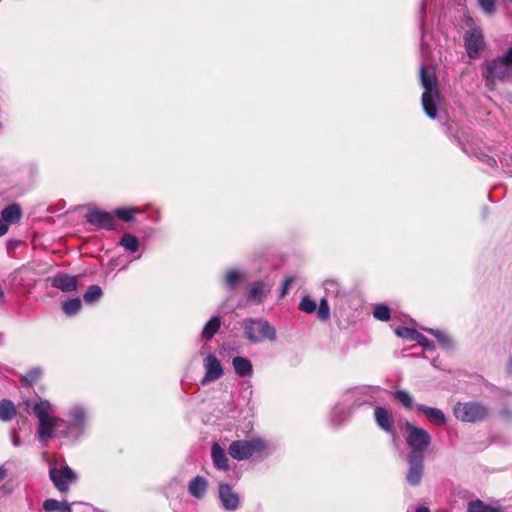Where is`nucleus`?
I'll list each match as a JSON object with an SVG mask.
<instances>
[{"instance_id":"nucleus-19","label":"nucleus","mask_w":512,"mask_h":512,"mask_svg":"<svg viewBox=\"0 0 512 512\" xmlns=\"http://www.w3.org/2000/svg\"><path fill=\"white\" fill-rule=\"evenodd\" d=\"M268 292L269 288L264 283L257 282L250 286L247 298L249 301L259 304L266 298Z\"/></svg>"},{"instance_id":"nucleus-46","label":"nucleus","mask_w":512,"mask_h":512,"mask_svg":"<svg viewBox=\"0 0 512 512\" xmlns=\"http://www.w3.org/2000/svg\"><path fill=\"white\" fill-rule=\"evenodd\" d=\"M502 416L509 419V418H512V411L509 410V409H504L502 412H501Z\"/></svg>"},{"instance_id":"nucleus-32","label":"nucleus","mask_w":512,"mask_h":512,"mask_svg":"<svg viewBox=\"0 0 512 512\" xmlns=\"http://www.w3.org/2000/svg\"><path fill=\"white\" fill-rule=\"evenodd\" d=\"M239 502V496L232 492L228 485H226V510H235Z\"/></svg>"},{"instance_id":"nucleus-31","label":"nucleus","mask_w":512,"mask_h":512,"mask_svg":"<svg viewBox=\"0 0 512 512\" xmlns=\"http://www.w3.org/2000/svg\"><path fill=\"white\" fill-rule=\"evenodd\" d=\"M394 396L405 408H413V398L407 391L397 390Z\"/></svg>"},{"instance_id":"nucleus-50","label":"nucleus","mask_w":512,"mask_h":512,"mask_svg":"<svg viewBox=\"0 0 512 512\" xmlns=\"http://www.w3.org/2000/svg\"><path fill=\"white\" fill-rule=\"evenodd\" d=\"M424 9H425V4H424V3H422V5H421V10H422V11H424Z\"/></svg>"},{"instance_id":"nucleus-45","label":"nucleus","mask_w":512,"mask_h":512,"mask_svg":"<svg viewBox=\"0 0 512 512\" xmlns=\"http://www.w3.org/2000/svg\"><path fill=\"white\" fill-rule=\"evenodd\" d=\"M7 476V470L4 466H0V481L4 480Z\"/></svg>"},{"instance_id":"nucleus-18","label":"nucleus","mask_w":512,"mask_h":512,"mask_svg":"<svg viewBox=\"0 0 512 512\" xmlns=\"http://www.w3.org/2000/svg\"><path fill=\"white\" fill-rule=\"evenodd\" d=\"M207 487L208 483L206 479L202 476H196L190 481L188 485V492L191 496L201 499L204 497Z\"/></svg>"},{"instance_id":"nucleus-17","label":"nucleus","mask_w":512,"mask_h":512,"mask_svg":"<svg viewBox=\"0 0 512 512\" xmlns=\"http://www.w3.org/2000/svg\"><path fill=\"white\" fill-rule=\"evenodd\" d=\"M415 408L424 413L428 420L436 425H444L446 423L445 414L438 408H433L425 405H416Z\"/></svg>"},{"instance_id":"nucleus-11","label":"nucleus","mask_w":512,"mask_h":512,"mask_svg":"<svg viewBox=\"0 0 512 512\" xmlns=\"http://www.w3.org/2000/svg\"><path fill=\"white\" fill-rule=\"evenodd\" d=\"M86 220L89 224L97 228L112 230L115 227V220L113 216L102 210H92L86 215Z\"/></svg>"},{"instance_id":"nucleus-9","label":"nucleus","mask_w":512,"mask_h":512,"mask_svg":"<svg viewBox=\"0 0 512 512\" xmlns=\"http://www.w3.org/2000/svg\"><path fill=\"white\" fill-rule=\"evenodd\" d=\"M423 461V456L421 454L410 453L407 456L409 469L406 478L410 485L416 486L420 483L424 470Z\"/></svg>"},{"instance_id":"nucleus-42","label":"nucleus","mask_w":512,"mask_h":512,"mask_svg":"<svg viewBox=\"0 0 512 512\" xmlns=\"http://www.w3.org/2000/svg\"><path fill=\"white\" fill-rule=\"evenodd\" d=\"M498 58L512 67V47L509 48L505 54L499 56Z\"/></svg>"},{"instance_id":"nucleus-40","label":"nucleus","mask_w":512,"mask_h":512,"mask_svg":"<svg viewBox=\"0 0 512 512\" xmlns=\"http://www.w3.org/2000/svg\"><path fill=\"white\" fill-rule=\"evenodd\" d=\"M480 7L489 15L495 12L496 0H478Z\"/></svg>"},{"instance_id":"nucleus-22","label":"nucleus","mask_w":512,"mask_h":512,"mask_svg":"<svg viewBox=\"0 0 512 512\" xmlns=\"http://www.w3.org/2000/svg\"><path fill=\"white\" fill-rule=\"evenodd\" d=\"M72 504L67 502H59L55 499H47L43 503V509L46 512L53 511H61V512H71Z\"/></svg>"},{"instance_id":"nucleus-4","label":"nucleus","mask_w":512,"mask_h":512,"mask_svg":"<svg viewBox=\"0 0 512 512\" xmlns=\"http://www.w3.org/2000/svg\"><path fill=\"white\" fill-rule=\"evenodd\" d=\"M512 75V67L500 58L486 62L483 76L489 89H494L496 80H509Z\"/></svg>"},{"instance_id":"nucleus-2","label":"nucleus","mask_w":512,"mask_h":512,"mask_svg":"<svg viewBox=\"0 0 512 512\" xmlns=\"http://www.w3.org/2000/svg\"><path fill=\"white\" fill-rule=\"evenodd\" d=\"M421 85L424 88L422 95V107L431 119L437 116V106L440 101V93L436 88L437 78L433 71H429L424 65L420 68Z\"/></svg>"},{"instance_id":"nucleus-30","label":"nucleus","mask_w":512,"mask_h":512,"mask_svg":"<svg viewBox=\"0 0 512 512\" xmlns=\"http://www.w3.org/2000/svg\"><path fill=\"white\" fill-rule=\"evenodd\" d=\"M428 332L432 334L440 343L441 346L445 348H451L452 347V340L451 338L443 331L441 330H434L429 329Z\"/></svg>"},{"instance_id":"nucleus-27","label":"nucleus","mask_w":512,"mask_h":512,"mask_svg":"<svg viewBox=\"0 0 512 512\" xmlns=\"http://www.w3.org/2000/svg\"><path fill=\"white\" fill-rule=\"evenodd\" d=\"M120 245L130 252H135L138 250L139 241L132 234H124L121 238Z\"/></svg>"},{"instance_id":"nucleus-25","label":"nucleus","mask_w":512,"mask_h":512,"mask_svg":"<svg viewBox=\"0 0 512 512\" xmlns=\"http://www.w3.org/2000/svg\"><path fill=\"white\" fill-rule=\"evenodd\" d=\"M220 328V319L219 317H213L210 319L208 323L203 328L202 338L209 340L211 339L215 333Z\"/></svg>"},{"instance_id":"nucleus-44","label":"nucleus","mask_w":512,"mask_h":512,"mask_svg":"<svg viewBox=\"0 0 512 512\" xmlns=\"http://www.w3.org/2000/svg\"><path fill=\"white\" fill-rule=\"evenodd\" d=\"M218 490H219V500L222 503V505L224 506V484L223 483L219 484Z\"/></svg>"},{"instance_id":"nucleus-15","label":"nucleus","mask_w":512,"mask_h":512,"mask_svg":"<svg viewBox=\"0 0 512 512\" xmlns=\"http://www.w3.org/2000/svg\"><path fill=\"white\" fill-rule=\"evenodd\" d=\"M52 286L63 292H72L77 288V277L66 274H58L52 279Z\"/></svg>"},{"instance_id":"nucleus-35","label":"nucleus","mask_w":512,"mask_h":512,"mask_svg":"<svg viewBox=\"0 0 512 512\" xmlns=\"http://www.w3.org/2000/svg\"><path fill=\"white\" fill-rule=\"evenodd\" d=\"M136 208H118L115 214L123 221L129 222L133 220L134 214L137 213Z\"/></svg>"},{"instance_id":"nucleus-3","label":"nucleus","mask_w":512,"mask_h":512,"mask_svg":"<svg viewBox=\"0 0 512 512\" xmlns=\"http://www.w3.org/2000/svg\"><path fill=\"white\" fill-rule=\"evenodd\" d=\"M244 331L251 342H261L264 340L274 341L276 331L268 321L264 319H248L244 322Z\"/></svg>"},{"instance_id":"nucleus-38","label":"nucleus","mask_w":512,"mask_h":512,"mask_svg":"<svg viewBox=\"0 0 512 512\" xmlns=\"http://www.w3.org/2000/svg\"><path fill=\"white\" fill-rule=\"evenodd\" d=\"M299 308L301 311L303 312H306V313H313L316 308H317V305L316 303L311 300L310 298L308 297H304L301 302H300V305H299Z\"/></svg>"},{"instance_id":"nucleus-10","label":"nucleus","mask_w":512,"mask_h":512,"mask_svg":"<svg viewBox=\"0 0 512 512\" xmlns=\"http://www.w3.org/2000/svg\"><path fill=\"white\" fill-rule=\"evenodd\" d=\"M464 40L468 56L473 59L476 58L484 45L482 32L474 28L465 34Z\"/></svg>"},{"instance_id":"nucleus-51","label":"nucleus","mask_w":512,"mask_h":512,"mask_svg":"<svg viewBox=\"0 0 512 512\" xmlns=\"http://www.w3.org/2000/svg\"><path fill=\"white\" fill-rule=\"evenodd\" d=\"M61 435H63V436H67V435H68V433H67V432H64V433H61Z\"/></svg>"},{"instance_id":"nucleus-37","label":"nucleus","mask_w":512,"mask_h":512,"mask_svg":"<svg viewBox=\"0 0 512 512\" xmlns=\"http://www.w3.org/2000/svg\"><path fill=\"white\" fill-rule=\"evenodd\" d=\"M244 277V274L238 270H230L227 274H226V282L231 285V286H235L237 284V282H239L240 280H242Z\"/></svg>"},{"instance_id":"nucleus-29","label":"nucleus","mask_w":512,"mask_h":512,"mask_svg":"<svg viewBox=\"0 0 512 512\" xmlns=\"http://www.w3.org/2000/svg\"><path fill=\"white\" fill-rule=\"evenodd\" d=\"M102 296V290L97 285L90 286L85 294L83 295V299L86 303H92L97 301Z\"/></svg>"},{"instance_id":"nucleus-33","label":"nucleus","mask_w":512,"mask_h":512,"mask_svg":"<svg viewBox=\"0 0 512 512\" xmlns=\"http://www.w3.org/2000/svg\"><path fill=\"white\" fill-rule=\"evenodd\" d=\"M373 315L380 321H388L390 318V308L384 304H378L375 306Z\"/></svg>"},{"instance_id":"nucleus-34","label":"nucleus","mask_w":512,"mask_h":512,"mask_svg":"<svg viewBox=\"0 0 512 512\" xmlns=\"http://www.w3.org/2000/svg\"><path fill=\"white\" fill-rule=\"evenodd\" d=\"M323 287L327 296H338L340 293V286L335 280H326L323 283Z\"/></svg>"},{"instance_id":"nucleus-36","label":"nucleus","mask_w":512,"mask_h":512,"mask_svg":"<svg viewBox=\"0 0 512 512\" xmlns=\"http://www.w3.org/2000/svg\"><path fill=\"white\" fill-rule=\"evenodd\" d=\"M317 316L320 320H323V321L328 320L330 317V309H329L328 301H327L326 297H323L320 300V306L317 310Z\"/></svg>"},{"instance_id":"nucleus-13","label":"nucleus","mask_w":512,"mask_h":512,"mask_svg":"<svg viewBox=\"0 0 512 512\" xmlns=\"http://www.w3.org/2000/svg\"><path fill=\"white\" fill-rule=\"evenodd\" d=\"M395 332L398 336L402 338L417 341L419 345L423 346L428 350L434 349L433 343L415 329L407 327H398Z\"/></svg>"},{"instance_id":"nucleus-20","label":"nucleus","mask_w":512,"mask_h":512,"mask_svg":"<svg viewBox=\"0 0 512 512\" xmlns=\"http://www.w3.org/2000/svg\"><path fill=\"white\" fill-rule=\"evenodd\" d=\"M232 366L239 377L250 376L253 372L251 361L245 357H234L232 360Z\"/></svg>"},{"instance_id":"nucleus-8","label":"nucleus","mask_w":512,"mask_h":512,"mask_svg":"<svg viewBox=\"0 0 512 512\" xmlns=\"http://www.w3.org/2000/svg\"><path fill=\"white\" fill-rule=\"evenodd\" d=\"M49 475L55 487L62 493L68 492L70 484L76 480V474L68 466L60 469L52 467Z\"/></svg>"},{"instance_id":"nucleus-43","label":"nucleus","mask_w":512,"mask_h":512,"mask_svg":"<svg viewBox=\"0 0 512 512\" xmlns=\"http://www.w3.org/2000/svg\"><path fill=\"white\" fill-rule=\"evenodd\" d=\"M8 228L9 225L5 221L0 220V237L7 233Z\"/></svg>"},{"instance_id":"nucleus-1","label":"nucleus","mask_w":512,"mask_h":512,"mask_svg":"<svg viewBox=\"0 0 512 512\" xmlns=\"http://www.w3.org/2000/svg\"><path fill=\"white\" fill-rule=\"evenodd\" d=\"M26 407L38 418V436L42 442H46L48 439L54 437L56 435L55 429L60 425L66 424L64 419L51 416L55 407L47 400L39 399L34 402L27 401Z\"/></svg>"},{"instance_id":"nucleus-23","label":"nucleus","mask_w":512,"mask_h":512,"mask_svg":"<svg viewBox=\"0 0 512 512\" xmlns=\"http://www.w3.org/2000/svg\"><path fill=\"white\" fill-rule=\"evenodd\" d=\"M211 456L214 466L219 469H224V449L218 442H214L211 449Z\"/></svg>"},{"instance_id":"nucleus-39","label":"nucleus","mask_w":512,"mask_h":512,"mask_svg":"<svg viewBox=\"0 0 512 512\" xmlns=\"http://www.w3.org/2000/svg\"><path fill=\"white\" fill-rule=\"evenodd\" d=\"M40 375V369H32L23 377V381L25 382V384L31 386L40 378Z\"/></svg>"},{"instance_id":"nucleus-12","label":"nucleus","mask_w":512,"mask_h":512,"mask_svg":"<svg viewBox=\"0 0 512 512\" xmlns=\"http://www.w3.org/2000/svg\"><path fill=\"white\" fill-rule=\"evenodd\" d=\"M204 367L206 373L204 378L202 379L203 384L218 379L223 372L220 361L214 355H208L206 357Z\"/></svg>"},{"instance_id":"nucleus-41","label":"nucleus","mask_w":512,"mask_h":512,"mask_svg":"<svg viewBox=\"0 0 512 512\" xmlns=\"http://www.w3.org/2000/svg\"><path fill=\"white\" fill-rule=\"evenodd\" d=\"M294 281H295L294 276H288L285 278L283 285H282L281 296H284L288 292L290 286L292 285V283Z\"/></svg>"},{"instance_id":"nucleus-14","label":"nucleus","mask_w":512,"mask_h":512,"mask_svg":"<svg viewBox=\"0 0 512 512\" xmlns=\"http://www.w3.org/2000/svg\"><path fill=\"white\" fill-rule=\"evenodd\" d=\"M68 417L69 428H76L82 430L87 419V413L82 406L75 405L69 410Z\"/></svg>"},{"instance_id":"nucleus-16","label":"nucleus","mask_w":512,"mask_h":512,"mask_svg":"<svg viewBox=\"0 0 512 512\" xmlns=\"http://www.w3.org/2000/svg\"><path fill=\"white\" fill-rule=\"evenodd\" d=\"M375 421L377 425L385 432L391 433L393 431V418L392 414L383 407H377L374 411Z\"/></svg>"},{"instance_id":"nucleus-24","label":"nucleus","mask_w":512,"mask_h":512,"mask_svg":"<svg viewBox=\"0 0 512 512\" xmlns=\"http://www.w3.org/2000/svg\"><path fill=\"white\" fill-rule=\"evenodd\" d=\"M16 414L14 404L9 400H3L0 402V419L2 421L11 420Z\"/></svg>"},{"instance_id":"nucleus-49","label":"nucleus","mask_w":512,"mask_h":512,"mask_svg":"<svg viewBox=\"0 0 512 512\" xmlns=\"http://www.w3.org/2000/svg\"><path fill=\"white\" fill-rule=\"evenodd\" d=\"M14 445L15 446H18L19 445V440L18 438L14 437V441H13Z\"/></svg>"},{"instance_id":"nucleus-7","label":"nucleus","mask_w":512,"mask_h":512,"mask_svg":"<svg viewBox=\"0 0 512 512\" xmlns=\"http://www.w3.org/2000/svg\"><path fill=\"white\" fill-rule=\"evenodd\" d=\"M406 442L413 450L411 453L420 454L431 443V435L423 428L417 427L409 422L405 424Z\"/></svg>"},{"instance_id":"nucleus-26","label":"nucleus","mask_w":512,"mask_h":512,"mask_svg":"<svg viewBox=\"0 0 512 512\" xmlns=\"http://www.w3.org/2000/svg\"><path fill=\"white\" fill-rule=\"evenodd\" d=\"M467 512H500V510L485 504L481 500H475L468 503Z\"/></svg>"},{"instance_id":"nucleus-5","label":"nucleus","mask_w":512,"mask_h":512,"mask_svg":"<svg viewBox=\"0 0 512 512\" xmlns=\"http://www.w3.org/2000/svg\"><path fill=\"white\" fill-rule=\"evenodd\" d=\"M266 444L260 438H255L250 441L238 440L234 441L229 446V454L237 460H245L256 453L263 451Z\"/></svg>"},{"instance_id":"nucleus-6","label":"nucleus","mask_w":512,"mask_h":512,"mask_svg":"<svg viewBox=\"0 0 512 512\" xmlns=\"http://www.w3.org/2000/svg\"><path fill=\"white\" fill-rule=\"evenodd\" d=\"M454 415L462 422H478L487 417L488 410L477 402L457 403L454 407Z\"/></svg>"},{"instance_id":"nucleus-21","label":"nucleus","mask_w":512,"mask_h":512,"mask_svg":"<svg viewBox=\"0 0 512 512\" xmlns=\"http://www.w3.org/2000/svg\"><path fill=\"white\" fill-rule=\"evenodd\" d=\"M2 220L9 223L18 222L21 218V209L17 204L9 205L1 212Z\"/></svg>"},{"instance_id":"nucleus-28","label":"nucleus","mask_w":512,"mask_h":512,"mask_svg":"<svg viewBox=\"0 0 512 512\" xmlns=\"http://www.w3.org/2000/svg\"><path fill=\"white\" fill-rule=\"evenodd\" d=\"M81 308V301L78 298L70 299L62 304V309L65 314L72 316L75 315Z\"/></svg>"},{"instance_id":"nucleus-47","label":"nucleus","mask_w":512,"mask_h":512,"mask_svg":"<svg viewBox=\"0 0 512 512\" xmlns=\"http://www.w3.org/2000/svg\"><path fill=\"white\" fill-rule=\"evenodd\" d=\"M416 512H430V510L426 507H418Z\"/></svg>"},{"instance_id":"nucleus-48","label":"nucleus","mask_w":512,"mask_h":512,"mask_svg":"<svg viewBox=\"0 0 512 512\" xmlns=\"http://www.w3.org/2000/svg\"><path fill=\"white\" fill-rule=\"evenodd\" d=\"M508 370L509 372H512V358L509 361Z\"/></svg>"}]
</instances>
